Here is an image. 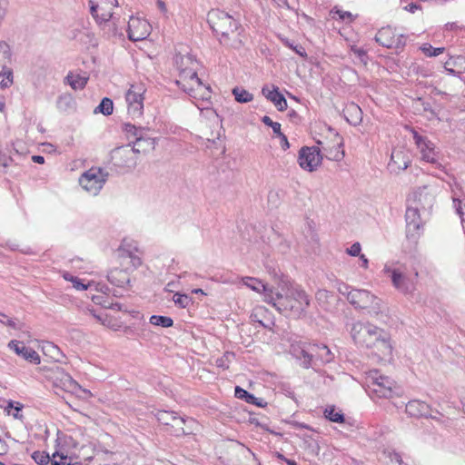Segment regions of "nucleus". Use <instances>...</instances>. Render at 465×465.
I'll list each match as a JSON object with an SVG mask.
<instances>
[{
    "label": "nucleus",
    "mask_w": 465,
    "mask_h": 465,
    "mask_svg": "<svg viewBox=\"0 0 465 465\" xmlns=\"http://www.w3.org/2000/svg\"><path fill=\"white\" fill-rule=\"evenodd\" d=\"M107 178L102 169L91 168L79 179L80 185L89 193L96 195L103 188Z\"/></svg>",
    "instance_id": "obj_9"
},
{
    "label": "nucleus",
    "mask_w": 465,
    "mask_h": 465,
    "mask_svg": "<svg viewBox=\"0 0 465 465\" xmlns=\"http://www.w3.org/2000/svg\"><path fill=\"white\" fill-rule=\"evenodd\" d=\"M359 257L361 261V267H363L364 269H367L368 265H369V261L366 258V256L364 254H361Z\"/></svg>",
    "instance_id": "obj_62"
},
{
    "label": "nucleus",
    "mask_w": 465,
    "mask_h": 465,
    "mask_svg": "<svg viewBox=\"0 0 465 465\" xmlns=\"http://www.w3.org/2000/svg\"><path fill=\"white\" fill-rule=\"evenodd\" d=\"M138 156L131 147V143L114 148L111 152V162L120 173H130L137 165Z\"/></svg>",
    "instance_id": "obj_6"
},
{
    "label": "nucleus",
    "mask_w": 465,
    "mask_h": 465,
    "mask_svg": "<svg viewBox=\"0 0 465 465\" xmlns=\"http://www.w3.org/2000/svg\"><path fill=\"white\" fill-rule=\"evenodd\" d=\"M131 147L134 149L136 155L139 157L141 153L145 154L151 151H153L155 147V140L147 135H143L140 134L139 136L135 138V141L131 144Z\"/></svg>",
    "instance_id": "obj_22"
},
{
    "label": "nucleus",
    "mask_w": 465,
    "mask_h": 465,
    "mask_svg": "<svg viewBox=\"0 0 465 465\" xmlns=\"http://www.w3.org/2000/svg\"><path fill=\"white\" fill-rule=\"evenodd\" d=\"M336 13L339 15V16L341 20H345L346 18H351V14L349 12L337 11Z\"/></svg>",
    "instance_id": "obj_61"
},
{
    "label": "nucleus",
    "mask_w": 465,
    "mask_h": 465,
    "mask_svg": "<svg viewBox=\"0 0 465 465\" xmlns=\"http://www.w3.org/2000/svg\"><path fill=\"white\" fill-rule=\"evenodd\" d=\"M324 416L332 422L342 423L344 421L343 413L337 411L334 406H328L324 411Z\"/></svg>",
    "instance_id": "obj_35"
},
{
    "label": "nucleus",
    "mask_w": 465,
    "mask_h": 465,
    "mask_svg": "<svg viewBox=\"0 0 465 465\" xmlns=\"http://www.w3.org/2000/svg\"><path fill=\"white\" fill-rule=\"evenodd\" d=\"M383 271L385 273L390 275L392 284L397 290L405 294L414 292L417 278L419 276L417 271L414 272L413 277L407 275V273L400 268L391 269L387 265H385Z\"/></svg>",
    "instance_id": "obj_8"
},
{
    "label": "nucleus",
    "mask_w": 465,
    "mask_h": 465,
    "mask_svg": "<svg viewBox=\"0 0 465 465\" xmlns=\"http://www.w3.org/2000/svg\"><path fill=\"white\" fill-rule=\"evenodd\" d=\"M420 6L416 3H410L408 4L404 9L410 13H415L417 10H419Z\"/></svg>",
    "instance_id": "obj_59"
},
{
    "label": "nucleus",
    "mask_w": 465,
    "mask_h": 465,
    "mask_svg": "<svg viewBox=\"0 0 465 465\" xmlns=\"http://www.w3.org/2000/svg\"><path fill=\"white\" fill-rule=\"evenodd\" d=\"M232 353H230V352H226L223 357L222 358H219L216 360V366L218 367H221V368H223V369H228L229 366L226 364L225 361L226 359L229 357V356H232Z\"/></svg>",
    "instance_id": "obj_56"
},
{
    "label": "nucleus",
    "mask_w": 465,
    "mask_h": 465,
    "mask_svg": "<svg viewBox=\"0 0 465 465\" xmlns=\"http://www.w3.org/2000/svg\"><path fill=\"white\" fill-rule=\"evenodd\" d=\"M8 348L31 363L39 364L41 362L39 354L22 341L12 340L8 343Z\"/></svg>",
    "instance_id": "obj_19"
},
{
    "label": "nucleus",
    "mask_w": 465,
    "mask_h": 465,
    "mask_svg": "<svg viewBox=\"0 0 465 465\" xmlns=\"http://www.w3.org/2000/svg\"><path fill=\"white\" fill-rule=\"evenodd\" d=\"M351 51L357 54V56L361 60V61H364V59L367 57V54H366V52L365 50H363L362 48H358L356 46H353L351 48Z\"/></svg>",
    "instance_id": "obj_57"
},
{
    "label": "nucleus",
    "mask_w": 465,
    "mask_h": 465,
    "mask_svg": "<svg viewBox=\"0 0 465 465\" xmlns=\"http://www.w3.org/2000/svg\"><path fill=\"white\" fill-rule=\"evenodd\" d=\"M232 94L238 103H249L253 99L252 94L240 87H234L232 89Z\"/></svg>",
    "instance_id": "obj_36"
},
{
    "label": "nucleus",
    "mask_w": 465,
    "mask_h": 465,
    "mask_svg": "<svg viewBox=\"0 0 465 465\" xmlns=\"http://www.w3.org/2000/svg\"><path fill=\"white\" fill-rule=\"evenodd\" d=\"M311 350L314 352L316 361H320L322 363L331 362L334 356L331 350L326 345H312Z\"/></svg>",
    "instance_id": "obj_28"
},
{
    "label": "nucleus",
    "mask_w": 465,
    "mask_h": 465,
    "mask_svg": "<svg viewBox=\"0 0 465 465\" xmlns=\"http://www.w3.org/2000/svg\"><path fill=\"white\" fill-rule=\"evenodd\" d=\"M242 282L244 285L257 292H263L264 297L266 296L267 293H271V292H272L271 289H268L264 283H262L260 280L256 278L244 277L242 278Z\"/></svg>",
    "instance_id": "obj_31"
},
{
    "label": "nucleus",
    "mask_w": 465,
    "mask_h": 465,
    "mask_svg": "<svg viewBox=\"0 0 465 465\" xmlns=\"http://www.w3.org/2000/svg\"><path fill=\"white\" fill-rule=\"evenodd\" d=\"M293 355L297 360L300 361V364L302 367L308 369L312 366V361L314 356V352L309 349V351H305L303 349H293Z\"/></svg>",
    "instance_id": "obj_29"
},
{
    "label": "nucleus",
    "mask_w": 465,
    "mask_h": 465,
    "mask_svg": "<svg viewBox=\"0 0 465 465\" xmlns=\"http://www.w3.org/2000/svg\"><path fill=\"white\" fill-rule=\"evenodd\" d=\"M194 420L193 419H184L183 417L177 416L174 421L171 424L170 428L167 429V431L175 435L182 436L184 434L192 433V430H189L185 428L187 423H193Z\"/></svg>",
    "instance_id": "obj_26"
},
{
    "label": "nucleus",
    "mask_w": 465,
    "mask_h": 465,
    "mask_svg": "<svg viewBox=\"0 0 465 465\" xmlns=\"http://www.w3.org/2000/svg\"><path fill=\"white\" fill-rule=\"evenodd\" d=\"M453 204H454L456 213L460 217L461 222H463V214H464V213H463V204H462L461 201H460L458 199H454L453 200Z\"/></svg>",
    "instance_id": "obj_54"
},
{
    "label": "nucleus",
    "mask_w": 465,
    "mask_h": 465,
    "mask_svg": "<svg viewBox=\"0 0 465 465\" xmlns=\"http://www.w3.org/2000/svg\"><path fill=\"white\" fill-rule=\"evenodd\" d=\"M262 94L273 104L279 111H284L287 108V101L284 96L279 93L278 88L274 87L273 90H269L263 87L262 90Z\"/></svg>",
    "instance_id": "obj_24"
},
{
    "label": "nucleus",
    "mask_w": 465,
    "mask_h": 465,
    "mask_svg": "<svg viewBox=\"0 0 465 465\" xmlns=\"http://www.w3.org/2000/svg\"><path fill=\"white\" fill-rule=\"evenodd\" d=\"M90 12L99 24L114 18L113 8L117 6V0H90Z\"/></svg>",
    "instance_id": "obj_13"
},
{
    "label": "nucleus",
    "mask_w": 465,
    "mask_h": 465,
    "mask_svg": "<svg viewBox=\"0 0 465 465\" xmlns=\"http://www.w3.org/2000/svg\"><path fill=\"white\" fill-rule=\"evenodd\" d=\"M410 163L408 155L403 151L398 150L392 152L389 166L394 172L396 170L403 171L408 168Z\"/></svg>",
    "instance_id": "obj_25"
},
{
    "label": "nucleus",
    "mask_w": 465,
    "mask_h": 465,
    "mask_svg": "<svg viewBox=\"0 0 465 465\" xmlns=\"http://www.w3.org/2000/svg\"><path fill=\"white\" fill-rule=\"evenodd\" d=\"M344 289L340 288L339 291L341 294L345 295L347 301L356 310H364L370 315H378L381 312V300L365 289H350L349 286L344 285Z\"/></svg>",
    "instance_id": "obj_5"
},
{
    "label": "nucleus",
    "mask_w": 465,
    "mask_h": 465,
    "mask_svg": "<svg viewBox=\"0 0 465 465\" xmlns=\"http://www.w3.org/2000/svg\"><path fill=\"white\" fill-rule=\"evenodd\" d=\"M331 296V292L329 291H326V290H319L316 294H315V298H316V301L321 304V305H324L327 302H328V299Z\"/></svg>",
    "instance_id": "obj_47"
},
{
    "label": "nucleus",
    "mask_w": 465,
    "mask_h": 465,
    "mask_svg": "<svg viewBox=\"0 0 465 465\" xmlns=\"http://www.w3.org/2000/svg\"><path fill=\"white\" fill-rule=\"evenodd\" d=\"M3 323L5 325H6V326H9V327L15 329V330L18 328L16 323L15 322V321L12 320V319H9L7 317L5 319H4V322Z\"/></svg>",
    "instance_id": "obj_60"
},
{
    "label": "nucleus",
    "mask_w": 465,
    "mask_h": 465,
    "mask_svg": "<svg viewBox=\"0 0 465 465\" xmlns=\"http://www.w3.org/2000/svg\"><path fill=\"white\" fill-rule=\"evenodd\" d=\"M11 49L7 43L1 41L0 42V66L3 69H5V66L11 61Z\"/></svg>",
    "instance_id": "obj_34"
},
{
    "label": "nucleus",
    "mask_w": 465,
    "mask_h": 465,
    "mask_svg": "<svg viewBox=\"0 0 465 465\" xmlns=\"http://www.w3.org/2000/svg\"><path fill=\"white\" fill-rule=\"evenodd\" d=\"M114 111V104L110 98L104 97L100 104L94 109V113H101L104 115H110Z\"/></svg>",
    "instance_id": "obj_37"
},
{
    "label": "nucleus",
    "mask_w": 465,
    "mask_h": 465,
    "mask_svg": "<svg viewBox=\"0 0 465 465\" xmlns=\"http://www.w3.org/2000/svg\"><path fill=\"white\" fill-rule=\"evenodd\" d=\"M207 22L222 45L235 50L242 47L244 29L229 13L213 9L207 15Z\"/></svg>",
    "instance_id": "obj_1"
},
{
    "label": "nucleus",
    "mask_w": 465,
    "mask_h": 465,
    "mask_svg": "<svg viewBox=\"0 0 465 465\" xmlns=\"http://www.w3.org/2000/svg\"><path fill=\"white\" fill-rule=\"evenodd\" d=\"M66 81L74 90H81L86 85L88 78L80 74H69L66 76Z\"/></svg>",
    "instance_id": "obj_32"
},
{
    "label": "nucleus",
    "mask_w": 465,
    "mask_h": 465,
    "mask_svg": "<svg viewBox=\"0 0 465 465\" xmlns=\"http://www.w3.org/2000/svg\"><path fill=\"white\" fill-rule=\"evenodd\" d=\"M51 463L53 465H79L78 463H72L71 458L60 454L59 452H54L52 456Z\"/></svg>",
    "instance_id": "obj_41"
},
{
    "label": "nucleus",
    "mask_w": 465,
    "mask_h": 465,
    "mask_svg": "<svg viewBox=\"0 0 465 465\" xmlns=\"http://www.w3.org/2000/svg\"><path fill=\"white\" fill-rule=\"evenodd\" d=\"M405 411L409 416L414 418H432L430 405L419 400L410 401L406 404Z\"/></svg>",
    "instance_id": "obj_21"
},
{
    "label": "nucleus",
    "mask_w": 465,
    "mask_h": 465,
    "mask_svg": "<svg viewBox=\"0 0 465 465\" xmlns=\"http://www.w3.org/2000/svg\"><path fill=\"white\" fill-rule=\"evenodd\" d=\"M361 251V246L360 242H354L350 248L346 250V252L353 257L360 256Z\"/></svg>",
    "instance_id": "obj_49"
},
{
    "label": "nucleus",
    "mask_w": 465,
    "mask_h": 465,
    "mask_svg": "<svg viewBox=\"0 0 465 465\" xmlns=\"http://www.w3.org/2000/svg\"><path fill=\"white\" fill-rule=\"evenodd\" d=\"M32 160L34 163H40V164L45 163V158L42 155H34L32 157Z\"/></svg>",
    "instance_id": "obj_63"
},
{
    "label": "nucleus",
    "mask_w": 465,
    "mask_h": 465,
    "mask_svg": "<svg viewBox=\"0 0 465 465\" xmlns=\"http://www.w3.org/2000/svg\"><path fill=\"white\" fill-rule=\"evenodd\" d=\"M125 131L128 134H133L135 138L139 136L140 134L143 133V130L130 124H125Z\"/></svg>",
    "instance_id": "obj_51"
},
{
    "label": "nucleus",
    "mask_w": 465,
    "mask_h": 465,
    "mask_svg": "<svg viewBox=\"0 0 465 465\" xmlns=\"http://www.w3.org/2000/svg\"><path fill=\"white\" fill-rule=\"evenodd\" d=\"M234 395L236 398L258 407H265L267 405V402L262 398H257L253 394H251L246 390L239 386L235 387Z\"/></svg>",
    "instance_id": "obj_27"
},
{
    "label": "nucleus",
    "mask_w": 465,
    "mask_h": 465,
    "mask_svg": "<svg viewBox=\"0 0 465 465\" xmlns=\"http://www.w3.org/2000/svg\"><path fill=\"white\" fill-rule=\"evenodd\" d=\"M347 121L352 124L357 125L361 121V109L354 103L350 104L345 109Z\"/></svg>",
    "instance_id": "obj_30"
},
{
    "label": "nucleus",
    "mask_w": 465,
    "mask_h": 465,
    "mask_svg": "<svg viewBox=\"0 0 465 465\" xmlns=\"http://www.w3.org/2000/svg\"><path fill=\"white\" fill-rule=\"evenodd\" d=\"M70 282L73 283L74 288L80 291L87 290V285L84 284L79 278L71 276Z\"/></svg>",
    "instance_id": "obj_50"
},
{
    "label": "nucleus",
    "mask_w": 465,
    "mask_h": 465,
    "mask_svg": "<svg viewBox=\"0 0 465 465\" xmlns=\"http://www.w3.org/2000/svg\"><path fill=\"white\" fill-rule=\"evenodd\" d=\"M322 161V157L318 147L304 146L299 151L298 163L300 167L305 171H315L321 165Z\"/></svg>",
    "instance_id": "obj_14"
},
{
    "label": "nucleus",
    "mask_w": 465,
    "mask_h": 465,
    "mask_svg": "<svg viewBox=\"0 0 465 465\" xmlns=\"http://www.w3.org/2000/svg\"><path fill=\"white\" fill-rule=\"evenodd\" d=\"M173 302L180 308H187L192 302L191 298L186 294L176 292L173 297Z\"/></svg>",
    "instance_id": "obj_42"
},
{
    "label": "nucleus",
    "mask_w": 465,
    "mask_h": 465,
    "mask_svg": "<svg viewBox=\"0 0 465 465\" xmlns=\"http://www.w3.org/2000/svg\"><path fill=\"white\" fill-rule=\"evenodd\" d=\"M92 300L95 304H100L104 308L112 306L108 304V302L106 301V298L104 295L93 296Z\"/></svg>",
    "instance_id": "obj_52"
},
{
    "label": "nucleus",
    "mask_w": 465,
    "mask_h": 465,
    "mask_svg": "<svg viewBox=\"0 0 465 465\" xmlns=\"http://www.w3.org/2000/svg\"><path fill=\"white\" fill-rule=\"evenodd\" d=\"M127 271L128 267L125 269H113L108 272L107 279L112 284L117 287H124L130 282V277Z\"/></svg>",
    "instance_id": "obj_23"
},
{
    "label": "nucleus",
    "mask_w": 465,
    "mask_h": 465,
    "mask_svg": "<svg viewBox=\"0 0 465 465\" xmlns=\"http://www.w3.org/2000/svg\"><path fill=\"white\" fill-rule=\"evenodd\" d=\"M265 302L287 316L301 317L310 306V298L299 285L291 284L282 292L267 293Z\"/></svg>",
    "instance_id": "obj_2"
},
{
    "label": "nucleus",
    "mask_w": 465,
    "mask_h": 465,
    "mask_svg": "<svg viewBox=\"0 0 465 465\" xmlns=\"http://www.w3.org/2000/svg\"><path fill=\"white\" fill-rule=\"evenodd\" d=\"M420 209L417 206L408 205L406 221V236L408 239L416 242L422 233L424 223L421 220Z\"/></svg>",
    "instance_id": "obj_11"
},
{
    "label": "nucleus",
    "mask_w": 465,
    "mask_h": 465,
    "mask_svg": "<svg viewBox=\"0 0 465 465\" xmlns=\"http://www.w3.org/2000/svg\"><path fill=\"white\" fill-rule=\"evenodd\" d=\"M145 87L142 84H132L125 94L128 114L133 118L142 116L143 112V94Z\"/></svg>",
    "instance_id": "obj_10"
},
{
    "label": "nucleus",
    "mask_w": 465,
    "mask_h": 465,
    "mask_svg": "<svg viewBox=\"0 0 465 465\" xmlns=\"http://www.w3.org/2000/svg\"><path fill=\"white\" fill-rule=\"evenodd\" d=\"M262 122L267 125V126H270L272 127L273 133L275 134H279L281 133V124L278 123V122H273L269 116L267 115H264L262 118Z\"/></svg>",
    "instance_id": "obj_46"
},
{
    "label": "nucleus",
    "mask_w": 465,
    "mask_h": 465,
    "mask_svg": "<svg viewBox=\"0 0 465 465\" xmlns=\"http://www.w3.org/2000/svg\"><path fill=\"white\" fill-rule=\"evenodd\" d=\"M280 140H281V147L283 151H286L287 149H289L290 147V143H289V141H288V138L287 136L283 134V133H280L278 135H277Z\"/></svg>",
    "instance_id": "obj_55"
},
{
    "label": "nucleus",
    "mask_w": 465,
    "mask_h": 465,
    "mask_svg": "<svg viewBox=\"0 0 465 465\" xmlns=\"http://www.w3.org/2000/svg\"><path fill=\"white\" fill-rule=\"evenodd\" d=\"M108 304L112 305L111 307H108L109 309H113V310H116V311H122L123 310V305L118 303V302H115V303L108 302Z\"/></svg>",
    "instance_id": "obj_64"
},
{
    "label": "nucleus",
    "mask_w": 465,
    "mask_h": 465,
    "mask_svg": "<svg viewBox=\"0 0 465 465\" xmlns=\"http://www.w3.org/2000/svg\"><path fill=\"white\" fill-rule=\"evenodd\" d=\"M58 106L61 107L63 104L65 106H70L73 104V98L70 95H61L57 101Z\"/></svg>",
    "instance_id": "obj_53"
},
{
    "label": "nucleus",
    "mask_w": 465,
    "mask_h": 465,
    "mask_svg": "<svg viewBox=\"0 0 465 465\" xmlns=\"http://www.w3.org/2000/svg\"><path fill=\"white\" fill-rule=\"evenodd\" d=\"M33 460L39 465H46L51 462L52 458L45 451H35L32 454Z\"/></svg>",
    "instance_id": "obj_43"
},
{
    "label": "nucleus",
    "mask_w": 465,
    "mask_h": 465,
    "mask_svg": "<svg viewBox=\"0 0 465 465\" xmlns=\"http://www.w3.org/2000/svg\"><path fill=\"white\" fill-rule=\"evenodd\" d=\"M375 40L386 48L399 49L405 45L403 35L397 36L390 26L380 29L375 35Z\"/></svg>",
    "instance_id": "obj_18"
},
{
    "label": "nucleus",
    "mask_w": 465,
    "mask_h": 465,
    "mask_svg": "<svg viewBox=\"0 0 465 465\" xmlns=\"http://www.w3.org/2000/svg\"><path fill=\"white\" fill-rule=\"evenodd\" d=\"M150 323L155 326L168 328L173 326V321L172 318L162 315H153L150 317Z\"/></svg>",
    "instance_id": "obj_38"
},
{
    "label": "nucleus",
    "mask_w": 465,
    "mask_h": 465,
    "mask_svg": "<svg viewBox=\"0 0 465 465\" xmlns=\"http://www.w3.org/2000/svg\"><path fill=\"white\" fill-rule=\"evenodd\" d=\"M413 135V140L420 150L421 159L435 163L438 161V152L436 151L435 144L430 141L426 136L420 135L416 130L411 129Z\"/></svg>",
    "instance_id": "obj_16"
},
{
    "label": "nucleus",
    "mask_w": 465,
    "mask_h": 465,
    "mask_svg": "<svg viewBox=\"0 0 465 465\" xmlns=\"http://www.w3.org/2000/svg\"><path fill=\"white\" fill-rule=\"evenodd\" d=\"M0 78H2L0 82V85L3 89L9 87L13 84V71L10 68L5 66V69L0 73Z\"/></svg>",
    "instance_id": "obj_40"
},
{
    "label": "nucleus",
    "mask_w": 465,
    "mask_h": 465,
    "mask_svg": "<svg viewBox=\"0 0 465 465\" xmlns=\"http://www.w3.org/2000/svg\"><path fill=\"white\" fill-rule=\"evenodd\" d=\"M122 264L129 269L135 270L142 264V259L136 254L138 249L136 247L127 248L124 242L119 249Z\"/></svg>",
    "instance_id": "obj_20"
},
{
    "label": "nucleus",
    "mask_w": 465,
    "mask_h": 465,
    "mask_svg": "<svg viewBox=\"0 0 465 465\" xmlns=\"http://www.w3.org/2000/svg\"><path fill=\"white\" fill-rule=\"evenodd\" d=\"M421 51L429 57L438 56L444 52V47H433L429 44H425L420 47Z\"/></svg>",
    "instance_id": "obj_44"
},
{
    "label": "nucleus",
    "mask_w": 465,
    "mask_h": 465,
    "mask_svg": "<svg viewBox=\"0 0 465 465\" xmlns=\"http://www.w3.org/2000/svg\"><path fill=\"white\" fill-rule=\"evenodd\" d=\"M85 314H89L93 316L97 322L105 325L106 318L104 317L101 313H96L95 310L93 308H86Z\"/></svg>",
    "instance_id": "obj_48"
},
{
    "label": "nucleus",
    "mask_w": 465,
    "mask_h": 465,
    "mask_svg": "<svg viewBox=\"0 0 465 465\" xmlns=\"http://www.w3.org/2000/svg\"><path fill=\"white\" fill-rule=\"evenodd\" d=\"M186 94H188L195 102L209 101L212 96L211 88L203 84L197 76L192 80L179 85Z\"/></svg>",
    "instance_id": "obj_15"
},
{
    "label": "nucleus",
    "mask_w": 465,
    "mask_h": 465,
    "mask_svg": "<svg viewBox=\"0 0 465 465\" xmlns=\"http://www.w3.org/2000/svg\"><path fill=\"white\" fill-rule=\"evenodd\" d=\"M351 335L357 345L375 350V353L381 358L391 354L389 334L369 322H354L351 329Z\"/></svg>",
    "instance_id": "obj_3"
},
{
    "label": "nucleus",
    "mask_w": 465,
    "mask_h": 465,
    "mask_svg": "<svg viewBox=\"0 0 465 465\" xmlns=\"http://www.w3.org/2000/svg\"><path fill=\"white\" fill-rule=\"evenodd\" d=\"M61 382L62 389L65 391L74 392L79 388V384L68 374L63 375Z\"/></svg>",
    "instance_id": "obj_39"
},
{
    "label": "nucleus",
    "mask_w": 465,
    "mask_h": 465,
    "mask_svg": "<svg viewBox=\"0 0 465 465\" xmlns=\"http://www.w3.org/2000/svg\"><path fill=\"white\" fill-rule=\"evenodd\" d=\"M436 188L431 185H424L414 189L408 196L410 205L417 206L423 211H430L435 203Z\"/></svg>",
    "instance_id": "obj_7"
},
{
    "label": "nucleus",
    "mask_w": 465,
    "mask_h": 465,
    "mask_svg": "<svg viewBox=\"0 0 465 465\" xmlns=\"http://www.w3.org/2000/svg\"><path fill=\"white\" fill-rule=\"evenodd\" d=\"M175 64L179 70V79L176 84L181 85L197 77L198 62L190 54L177 55Z\"/></svg>",
    "instance_id": "obj_12"
},
{
    "label": "nucleus",
    "mask_w": 465,
    "mask_h": 465,
    "mask_svg": "<svg viewBox=\"0 0 465 465\" xmlns=\"http://www.w3.org/2000/svg\"><path fill=\"white\" fill-rule=\"evenodd\" d=\"M364 383L366 391L371 398L391 399L400 395L401 389L388 376L382 375L378 370L366 372Z\"/></svg>",
    "instance_id": "obj_4"
},
{
    "label": "nucleus",
    "mask_w": 465,
    "mask_h": 465,
    "mask_svg": "<svg viewBox=\"0 0 465 465\" xmlns=\"http://www.w3.org/2000/svg\"><path fill=\"white\" fill-rule=\"evenodd\" d=\"M22 409H23V404H21L20 402H15V412L12 413V415L15 419H22L23 416L20 414V411H22Z\"/></svg>",
    "instance_id": "obj_58"
},
{
    "label": "nucleus",
    "mask_w": 465,
    "mask_h": 465,
    "mask_svg": "<svg viewBox=\"0 0 465 465\" xmlns=\"http://www.w3.org/2000/svg\"><path fill=\"white\" fill-rule=\"evenodd\" d=\"M177 416V413L167 411H159L156 413L157 420L161 424L164 425L166 427V430L170 428L171 424L173 423V421H174Z\"/></svg>",
    "instance_id": "obj_33"
},
{
    "label": "nucleus",
    "mask_w": 465,
    "mask_h": 465,
    "mask_svg": "<svg viewBox=\"0 0 465 465\" xmlns=\"http://www.w3.org/2000/svg\"><path fill=\"white\" fill-rule=\"evenodd\" d=\"M282 42L286 46L292 49L300 56L303 58L307 57V53L302 45H293L288 39H284L282 40Z\"/></svg>",
    "instance_id": "obj_45"
},
{
    "label": "nucleus",
    "mask_w": 465,
    "mask_h": 465,
    "mask_svg": "<svg viewBox=\"0 0 465 465\" xmlns=\"http://www.w3.org/2000/svg\"><path fill=\"white\" fill-rule=\"evenodd\" d=\"M127 33L131 41L143 40L150 35V25L144 19L131 17L128 22Z\"/></svg>",
    "instance_id": "obj_17"
}]
</instances>
